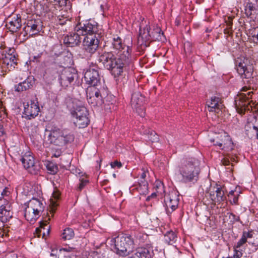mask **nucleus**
Segmentation results:
<instances>
[{
    "mask_svg": "<svg viewBox=\"0 0 258 258\" xmlns=\"http://www.w3.org/2000/svg\"><path fill=\"white\" fill-rule=\"evenodd\" d=\"M123 55H118L117 58L111 52L99 53L98 60L103 67L111 71L115 77L118 76L123 72V68L130 62L128 52H123Z\"/></svg>",
    "mask_w": 258,
    "mask_h": 258,
    "instance_id": "obj_1",
    "label": "nucleus"
},
{
    "mask_svg": "<svg viewBox=\"0 0 258 258\" xmlns=\"http://www.w3.org/2000/svg\"><path fill=\"white\" fill-rule=\"evenodd\" d=\"M67 105L72 121L79 128H84L89 123L88 111L82 102L77 99H70Z\"/></svg>",
    "mask_w": 258,
    "mask_h": 258,
    "instance_id": "obj_2",
    "label": "nucleus"
},
{
    "mask_svg": "<svg viewBox=\"0 0 258 258\" xmlns=\"http://www.w3.org/2000/svg\"><path fill=\"white\" fill-rule=\"evenodd\" d=\"M200 172V161L189 159L179 167L177 178L182 183L194 182L198 180Z\"/></svg>",
    "mask_w": 258,
    "mask_h": 258,
    "instance_id": "obj_3",
    "label": "nucleus"
},
{
    "mask_svg": "<svg viewBox=\"0 0 258 258\" xmlns=\"http://www.w3.org/2000/svg\"><path fill=\"white\" fill-rule=\"evenodd\" d=\"M165 40V36L159 27L153 26L152 28L150 25L144 26L143 24L140 26L138 44L141 47H148L152 41H164Z\"/></svg>",
    "mask_w": 258,
    "mask_h": 258,
    "instance_id": "obj_4",
    "label": "nucleus"
},
{
    "mask_svg": "<svg viewBox=\"0 0 258 258\" xmlns=\"http://www.w3.org/2000/svg\"><path fill=\"white\" fill-rule=\"evenodd\" d=\"M165 40V36L159 27L153 26L152 28L150 25L144 26L143 24L140 26L138 44L141 47H148L152 41H164Z\"/></svg>",
    "mask_w": 258,
    "mask_h": 258,
    "instance_id": "obj_5",
    "label": "nucleus"
},
{
    "mask_svg": "<svg viewBox=\"0 0 258 258\" xmlns=\"http://www.w3.org/2000/svg\"><path fill=\"white\" fill-rule=\"evenodd\" d=\"M110 244L114 248V252L120 256H126L133 250L134 241L130 236L119 235L111 238Z\"/></svg>",
    "mask_w": 258,
    "mask_h": 258,
    "instance_id": "obj_6",
    "label": "nucleus"
},
{
    "mask_svg": "<svg viewBox=\"0 0 258 258\" xmlns=\"http://www.w3.org/2000/svg\"><path fill=\"white\" fill-rule=\"evenodd\" d=\"M241 92L235 99V106L237 112L244 114L246 111L252 110L255 103L252 100L253 91L245 86L242 88Z\"/></svg>",
    "mask_w": 258,
    "mask_h": 258,
    "instance_id": "obj_7",
    "label": "nucleus"
},
{
    "mask_svg": "<svg viewBox=\"0 0 258 258\" xmlns=\"http://www.w3.org/2000/svg\"><path fill=\"white\" fill-rule=\"evenodd\" d=\"M213 137H210L209 140L213 145L226 152L231 151L233 149V143L229 136L225 132L215 133Z\"/></svg>",
    "mask_w": 258,
    "mask_h": 258,
    "instance_id": "obj_8",
    "label": "nucleus"
},
{
    "mask_svg": "<svg viewBox=\"0 0 258 258\" xmlns=\"http://www.w3.org/2000/svg\"><path fill=\"white\" fill-rule=\"evenodd\" d=\"M248 59L244 58H238L236 60V67L238 73L240 75L241 78L246 80H243L244 83L251 84L253 82L252 75V69L250 66H247Z\"/></svg>",
    "mask_w": 258,
    "mask_h": 258,
    "instance_id": "obj_9",
    "label": "nucleus"
},
{
    "mask_svg": "<svg viewBox=\"0 0 258 258\" xmlns=\"http://www.w3.org/2000/svg\"><path fill=\"white\" fill-rule=\"evenodd\" d=\"M144 97L140 92L136 91L133 93L131 98V104L134 111L141 117L145 115V111L143 106Z\"/></svg>",
    "mask_w": 258,
    "mask_h": 258,
    "instance_id": "obj_10",
    "label": "nucleus"
},
{
    "mask_svg": "<svg viewBox=\"0 0 258 258\" xmlns=\"http://www.w3.org/2000/svg\"><path fill=\"white\" fill-rule=\"evenodd\" d=\"M16 58L14 55L12 53H8L7 55H2V57L0 58V66L2 68V73L1 75L4 76V72L7 71H10L13 70L17 63Z\"/></svg>",
    "mask_w": 258,
    "mask_h": 258,
    "instance_id": "obj_11",
    "label": "nucleus"
},
{
    "mask_svg": "<svg viewBox=\"0 0 258 258\" xmlns=\"http://www.w3.org/2000/svg\"><path fill=\"white\" fill-rule=\"evenodd\" d=\"M24 113L29 119L34 118L40 111L37 98L34 97L26 104L24 103Z\"/></svg>",
    "mask_w": 258,
    "mask_h": 258,
    "instance_id": "obj_12",
    "label": "nucleus"
},
{
    "mask_svg": "<svg viewBox=\"0 0 258 258\" xmlns=\"http://www.w3.org/2000/svg\"><path fill=\"white\" fill-rule=\"evenodd\" d=\"M12 208L9 202L5 199H0V220L3 223L8 222L13 216Z\"/></svg>",
    "mask_w": 258,
    "mask_h": 258,
    "instance_id": "obj_13",
    "label": "nucleus"
},
{
    "mask_svg": "<svg viewBox=\"0 0 258 258\" xmlns=\"http://www.w3.org/2000/svg\"><path fill=\"white\" fill-rule=\"evenodd\" d=\"M85 51L92 54L95 52L99 46V40L95 35L86 36L83 41Z\"/></svg>",
    "mask_w": 258,
    "mask_h": 258,
    "instance_id": "obj_14",
    "label": "nucleus"
},
{
    "mask_svg": "<svg viewBox=\"0 0 258 258\" xmlns=\"http://www.w3.org/2000/svg\"><path fill=\"white\" fill-rule=\"evenodd\" d=\"M179 204L178 196L175 191H171L165 197L164 204L168 214L171 213L178 207Z\"/></svg>",
    "mask_w": 258,
    "mask_h": 258,
    "instance_id": "obj_15",
    "label": "nucleus"
},
{
    "mask_svg": "<svg viewBox=\"0 0 258 258\" xmlns=\"http://www.w3.org/2000/svg\"><path fill=\"white\" fill-rule=\"evenodd\" d=\"M84 81L91 86H98L100 84V77L98 71L95 68H89L84 73Z\"/></svg>",
    "mask_w": 258,
    "mask_h": 258,
    "instance_id": "obj_16",
    "label": "nucleus"
},
{
    "mask_svg": "<svg viewBox=\"0 0 258 258\" xmlns=\"http://www.w3.org/2000/svg\"><path fill=\"white\" fill-rule=\"evenodd\" d=\"M111 45L112 48L119 53L118 55H123V52L127 50L129 57H130L132 48L130 46L126 44L120 37L114 36L112 40Z\"/></svg>",
    "mask_w": 258,
    "mask_h": 258,
    "instance_id": "obj_17",
    "label": "nucleus"
},
{
    "mask_svg": "<svg viewBox=\"0 0 258 258\" xmlns=\"http://www.w3.org/2000/svg\"><path fill=\"white\" fill-rule=\"evenodd\" d=\"M208 193L211 201L215 203H220L226 199L222 187L217 184L210 186Z\"/></svg>",
    "mask_w": 258,
    "mask_h": 258,
    "instance_id": "obj_18",
    "label": "nucleus"
},
{
    "mask_svg": "<svg viewBox=\"0 0 258 258\" xmlns=\"http://www.w3.org/2000/svg\"><path fill=\"white\" fill-rule=\"evenodd\" d=\"M21 162L25 168L31 174H36L39 167L35 164L34 157L31 155H25L21 158Z\"/></svg>",
    "mask_w": 258,
    "mask_h": 258,
    "instance_id": "obj_19",
    "label": "nucleus"
},
{
    "mask_svg": "<svg viewBox=\"0 0 258 258\" xmlns=\"http://www.w3.org/2000/svg\"><path fill=\"white\" fill-rule=\"evenodd\" d=\"M42 28V22L40 19L29 20L27 26L24 28L25 31H29L31 35L37 34Z\"/></svg>",
    "mask_w": 258,
    "mask_h": 258,
    "instance_id": "obj_20",
    "label": "nucleus"
},
{
    "mask_svg": "<svg viewBox=\"0 0 258 258\" xmlns=\"http://www.w3.org/2000/svg\"><path fill=\"white\" fill-rule=\"evenodd\" d=\"M154 255L153 246L148 245L146 247L137 248L133 258H153Z\"/></svg>",
    "mask_w": 258,
    "mask_h": 258,
    "instance_id": "obj_21",
    "label": "nucleus"
},
{
    "mask_svg": "<svg viewBox=\"0 0 258 258\" xmlns=\"http://www.w3.org/2000/svg\"><path fill=\"white\" fill-rule=\"evenodd\" d=\"M223 105L219 97H212L210 100L207 102V108L210 112H214L219 115L221 112Z\"/></svg>",
    "mask_w": 258,
    "mask_h": 258,
    "instance_id": "obj_22",
    "label": "nucleus"
},
{
    "mask_svg": "<svg viewBox=\"0 0 258 258\" xmlns=\"http://www.w3.org/2000/svg\"><path fill=\"white\" fill-rule=\"evenodd\" d=\"M77 31L82 35H93V34L97 32V26L90 22H86V23L82 26L80 24L76 27Z\"/></svg>",
    "mask_w": 258,
    "mask_h": 258,
    "instance_id": "obj_23",
    "label": "nucleus"
},
{
    "mask_svg": "<svg viewBox=\"0 0 258 258\" xmlns=\"http://www.w3.org/2000/svg\"><path fill=\"white\" fill-rule=\"evenodd\" d=\"M80 35V33L77 31L76 27L75 30L69 33L67 38L66 37V44L71 47L77 45L81 42Z\"/></svg>",
    "mask_w": 258,
    "mask_h": 258,
    "instance_id": "obj_24",
    "label": "nucleus"
},
{
    "mask_svg": "<svg viewBox=\"0 0 258 258\" xmlns=\"http://www.w3.org/2000/svg\"><path fill=\"white\" fill-rule=\"evenodd\" d=\"M78 75L76 69L71 66L66 67V81H67L71 87L75 84V80H77Z\"/></svg>",
    "mask_w": 258,
    "mask_h": 258,
    "instance_id": "obj_25",
    "label": "nucleus"
},
{
    "mask_svg": "<svg viewBox=\"0 0 258 258\" xmlns=\"http://www.w3.org/2000/svg\"><path fill=\"white\" fill-rule=\"evenodd\" d=\"M7 26L10 31L16 32L22 26V21L20 17L18 15L14 16L7 24Z\"/></svg>",
    "mask_w": 258,
    "mask_h": 258,
    "instance_id": "obj_26",
    "label": "nucleus"
},
{
    "mask_svg": "<svg viewBox=\"0 0 258 258\" xmlns=\"http://www.w3.org/2000/svg\"><path fill=\"white\" fill-rule=\"evenodd\" d=\"M46 133H48V141L50 143L57 144V140H62V133L59 129L54 130L51 131H46ZM47 134H45V136Z\"/></svg>",
    "mask_w": 258,
    "mask_h": 258,
    "instance_id": "obj_27",
    "label": "nucleus"
},
{
    "mask_svg": "<svg viewBox=\"0 0 258 258\" xmlns=\"http://www.w3.org/2000/svg\"><path fill=\"white\" fill-rule=\"evenodd\" d=\"M26 207L29 208L28 212L31 210L35 211V212L40 213L43 210L42 204L38 199L33 198L25 204Z\"/></svg>",
    "mask_w": 258,
    "mask_h": 258,
    "instance_id": "obj_28",
    "label": "nucleus"
},
{
    "mask_svg": "<svg viewBox=\"0 0 258 258\" xmlns=\"http://www.w3.org/2000/svg\"><path fill=\"white\" fill-rule=\"evenodd\" d=\"M33 81L31 78H28L23 82L19 83L15 87V91L17 92H23L31 88L33 86Z\"/></svg>",
    "mask_w": 258,
    "mask_h": 258,
    "instance_id": "obj_29",
    "label": "nucleus"
},
{
    "mask_svg": "<svg viewBox=\"0 0 258 258\" xmlns=\"http://www.w3.org/2000/svg\"><path fill=\"white\" fill-rule=\"evenodd\" d=\"M50 220V218L45 220L43 221L40 222V228H37L36 231L37 233H42L43 237H45L49 233L50 227L48 224V221Z\"/></svg>",
    "mask_w": 258,
    "mask_h": 258,
    "instance_id": "obj_30",
    "label": "nucleus"
},
{
    "mask_svg": "<svg viewBox=\"0 0 258 258\" xmlns=\"http://www.w3.org/2000/svg\"><path fill=\"white\" fill-rule=\"evenodd\" d=\"M29 208L27 207H25L24 216L28 221H29L31 223H33L39 217L40 213H36L33 210H31L29 213Z\"/></svg>",
    "mask_w": 258,
    "mask_h": 258,
    "instance_id": "obj_31",
    "label": "nucleus"
},
{
    "mask_svg": "<svg viewBox=\"0 0 258 258\" xmlns=\"http://www.w3.org/2000/svg\"><path fill=\"white\" fill-rule=\"evenodd\" d=\"M87 100L89 104L93 106H100L103 103V96H99V97H95L94 96H90L87 94Z\"/></svg>",
    "mask_w": 258,
    "mask_h": 258,
    "instance_id": "obj_32",
    "label": "nucleus"
},
{
    "mask_svg": "<svg viewBox=\"0 0 258 258\" xmlns=\"http://www.w3.org/2000/svg\"><path fill=\"white\" fill-rule=\"evenodd\" d=\"M164 240L167 244L172 245L176 241L177 236L173 231H168L164 235Z\"/></svg>",
    "mask_w": 258,
    "mask_h": 258,
    "instance_id": "obj_33",
    "label": "nucleus"
},
{
    "mask_svg": "<svg viewBox=\"0 0 258 258\" xmlns=\"http://www.w3.org/2000/svg\"><path fill=\"white\" fill-rule=\"evenodd\" d=\"M96 86H91L87 89V94L90 96H94L95 97H99V96H103L102 93V90L95 87Z\"/></svg>",
    "mask_w": 258,
    "mask_h": 258,
    "instance_id": "obj_34",
    "label": "nucleus"
},
{
    "mask_svg": "<svg viewBox=\"0 0 258 258\" xmlns=\"http://www.w3.org/2000/svg\"><path fill=\"white\" fill-rule=\"evenodd\" d=\"M144 134L146 135L149 140L153 143L158 142L159 140L158 136L154 131L148 130L145 131Z\"/></svg>",
    "mask_w": 258,
    "mask_h": 258,
    "instance_id": "obj_35",
    "label": "nucleus"
},
{
    "mask_svg": "<svg viewBox=\"0 0 258 258\" xmlns=\"http://www.w3.org/2000/svg\"><path fill=\"white\" fill-rule=\"evenodd\" d=\"M139 186L138 190L141 191V194H146L148 191V183L145 179L141 178L139 181Z\"/></svg>",
    "mask_w": 258,
    "mask_h": 258,
    "instance_id": "obj_36",
    "label": "nucleus"
},
{
    "mask_svg": "<svg viewBox=\"0 0 258 258\" xmlns=\"http://www.w3.org/2000/svg\"><path fill=\"white\" fill-rule=\"evenodd\" d=\"M249 37L252 41L258 44V27L252 28L249 30Z\"/></svg>",
    "mask_w": 258,
    "mask_h": 258,
    "instance_id": "obj_37",
    "label": "nucleus"
},
{
    "mask_svg": "<svg viewBox=\"0 0 258 258\" xmlns=\"http://www.w3.org/2000/svg\"><path fill=\"white\" fill-rule=\"evenodd\" d=\"M245 11L247 16H250L253 12H255L256 8L252 3H247L245 7Z\"/></svg>",
    "mask_w": 258,
    "mask_h": 258,
    "instance_id": "obj_38",
    "label": "nucleus"
},
{
    "mask_svg": "<svg viewBox=\"0 0 258 258\" xmlns=\"http://www.w3.org/2000/svg\"><path fill=\"white\" fill-rule=\"evenodd\" d=\"M72 67L74 64L73 55L69 50H66V65Z\"/></svg>",
    "mask_w": 258,
    "mask_h": 258,
    "instance_id": "obj_39",
    "label": "nucleus"
},
{
    "mask_svg": "<svg viewBox=\"0 0 258 258\" xmlns=\"http://www.w3.org/2000/svg\"><path fill=\"white\" fill-rule=\"evenodd\" d=\"M66 11H67V9L69 10V12H68V15H67L66 14V21L69 20L71 21L73 18V14L72 11V5L70 2H68V0H66Z\"/></svg>",
    "mask_w": 258,
    "mask_h": 258,
    "instance_id": "obj_40",
    "label": "nucleus"
},
{
    "mask_svg": "<svg viewBox=\"0 0 258 258\" xmlns=\"http://www.w3.org/2000/svg\"><path fill=\"white\" fill-rule=\"evenodd\" d=\"M234 191L231 190L228 195L229 202L231 204H237L238 199V195H235Z\"/></svg>",
    "mask_w": 258,
    "mask_h": 258,
    "instance_id": "obj_41",
    "label": "nucleus"
},
{
    "mask_svg": "<svg viewBox=\"0 0 258 258\" xmlns=\"http://www.w3.org/2000/svg\"><path fill=\"white\" fill-rule=\"evenodd\" d=\"M46 166L47 170L50 174H54L56 173L57 167L53 163L49 162L46 164Z\"/></svg>",
    "mask_w": 258,
    "mask_h": 258,
    "instance_id": "obj_42",
    "label": "nucleus"
},
{
    "mask_svg": "<svg viewBox=\"0 0 258 258\" xmlns=\"http://www.w3.org/2000/svg\"><path fill=\"white\" fill-rule=\"evenodd\" d=\"M79 180L80 182L78 188L79 190H81L87 184V183L88 182V180L86 179V176L84 174H82L80 177Z\"/></svg>",
    "mask_w": 258,
    "mask_h": 258,
    "instance_id": "obj_43",
    "label": "nucleus"
},
{
    "mask_svg": "<svg viewBox=\"0 0 258 258\" xmlns=\"http://www.w3.org/2000/svg\"><path fill=\"white\" fill-rule=\"evenodd\" d=\"M235 158L234 157L230 156V155H228L227 157L224 158L221 160V162L222 163L223 165L227 166L230 165L231 162V164L233 166V162L235 161Z\"/></svg>",
    "mask_w": 258,
    "mask_h": 258,
    "instance_id": "obj_44",
    "label": "nucleus"
},
{
    "mask_svg": "<svg viewBox=\"0 0 258 258\" xmlns=\"http://www.w3.org/2000/svg\"><path fill=\"white\" fill-rule=\"evenodd\" d=\"M156 192L158 194L162 195L164 192V186L162 182H157L156 183Z\"/></svg>",
    "mask_w": 258,
    "mask_h": 258,
    "instance_id": "obj_45",
    "label": "nucleus"
},
{
    "mask_svg": "<svg viewBox=\"0 0 258 258\" xmlns=\"http://www.w3.org/2000/svg\"><path fill=\"white\" fill-rule=\"evenodd\" d=\"M74 232L73 229L70 228H66V240L71 239L74 236Z\"/></svg>",
    "mask_w": 258,
    "mask_h": 258,
    "instance_id": "obj_46",
    "label": "nucleus"
},
{
    "mask_svg": "<svg viewBox=\"0 0 258 258\" xmlns=\"http://www.w3.org/2000/svg\"><path fill=\"white\" fill-rule=\"evenodd\" d=\"M69 170L71 171V173H72L74 174L77 175L78 174L79 176L80 177L83 174L82 172L80 171V170L79 169L76 168L75 166H70V168Z\"/></svg>",
    "mask_w": 258,
    "mask_h": 258,
    "instance_id": "obj_47",
    "label": "nucleus"
},
{
    "mask_svg": "<svg viewBox=\"0 0 258 258\" xmlns=\"http://www.w3.org/2000/svg\"><path fill=\"white\" fill-rule=\"evenodd\" d=\"M246 241L247 240L243 236H242L240 239L237 242L234 247L240 249H241V247L243 246V244H245Z\"/></svg>",
    "mask_w": 258,
    "mask_h": 258,
    "instance_id": "obj_48",
    "label": "nucleus"
},
{
    "mask_svg": "<svg viewBox=\"0 0 258 258\" xmlns=\"http://www.w3.org/2000/svg\"><path fill=\"white\" fill-rule=\"evenodd\" d=\"M242 255V249L234 247V253L232 258H240Z\"/></svg>",
    "mask_w": 258,
    "mask_h": 258,
    "instance_id": "obj_49",
    "label": "nucleus"
},
{
    "mask_svg": "<svg viewBox=\"0 0 258 258\" xmlns=\"http://www.w3.org/2000/svg\"><path fill=\"white\" fill-rule=\"evenodd\" d=\"M64 250V248L60 249L59 250L57 249H52L51 251V253H50V256H55V258L57 257V255H59L58 253H60L61 250Z\"/></svg>",
    "mask_w": 258,
    "mask_h": 258,
    "instance_id": "obj_50",
    "label": "nucleus"
},
{
    "mask_svg": "<svg viewBox=\"0 0 258 258\" xmlns=\"http://www.w3.org/2000/svg\"><path fill=\"white\" fill-rule=\"evenodd\" d=\"M110 165H111V167L113 168H115L116 167L119 168L122 166V164L120 162L115 161L114 162H111L110 163Z\"/></svg>",
    "mask_w": 258,
    "mask_h": 258,
    "instance_id": "obj_51",
    "label": "nucleus"
},
{
    "mask_svg": "<svg viewBox=\"0 0 258 258\" xmlns=\"http://www.w3.org/2000/svg\"><path fill=\"white\" fill-rule=\"evenodd\" d=\"M8 192L6 187H4L3 186L0 188V196L4 197L7 195Z\"/></svg>",
    "mask_w": 258,
    "mask_h": 258,
    "instance_id": "obj_52",
    "label": "nucleus"
},
{
    "mask_svg": "<svg viewBox=\"0 0 258 258\" xmlns=\"http://www.w3.org/2000/svg\"><path fill=\"white\" fill-rule=\"evenodd\" d=\"M74 137L73 135H68L66 137V143H71L74 141Z\"/></svg>",
    "mask_w": 258,
    "mask_h": 258,
    "instance_id": "obj_53",
    "label": "nucleus"
},
{
    "mask_svg": "<svg viewBox=\"0 0 258 258\" xmlns=\"http://www.w3.org/2000/svg\"><path fill=\"white\" fill-rule=\"evenodd\" d=\"M242 236L247 240V239L249 238H251L252 237V234L251 232H243Z\"/></svg>",
    "mask_w": 258,
    "mask_h": 258,
    "instance_id": "obj_54",
    "label": "nucleus"
},
{
    "mask_svg": "<svg viewBox=\"0 0 258 258\" xmlns=\"http://www.w3.org/2000/svg\"><path fill=\"white\" fill-rule=\"evenodd\" d=\"M258 121L257 119H256V122L254 124V125L253 126V130L255 131L256 135V138L258 139V123L257 122Z\"/></svg>",
    "mask_w": 258,
    "mask_h": 258,
    "instance_id": "obj_55",
    "label": "nucleus"
},
{
    "mask_svg": "<svg viewBox=\"0 0 258 258\" xmlns=\"http://www.w3.org/2000/svg\"><path fill=\"white\" fill-rule=\"evenodd\" d=\"M5 134V131L4 129L3 125L0 124V137L3 136Z\"/></svg>",
    "mask_w": 258,
    "mask_h": 258,
    "instance_id": "obj_56",
    "label": "nucleus"
},
{
    "mask_svg": "<svg viewBox=\"0 0 258 258\" xmlns=\"http://www.w3.org/2000/svg\"><path fill=\"white\" fill-rule=\"evenodd\" d=\"M53 196L55 199L57 200L59 198L60 194L58 192H54L53 194Z\"/></svg>",
    "mask_w": 258,
    "mask_h": 258,
    "instance_id": "obj_57",
    "label": "nucleus"
},
{
    "mask_svg": "<svg viewBox=\"0 0 258 258\" xmlns=\"http://www.w3.org/2000/svg\"><path fill=\"white\" fill-rule=\"evenodd\" d=\"M146 177V172L144 171L142 173L141 175V178L142 179H145V178Z\"/></svg>",
    "mask_w": 258,
    "mask_h": 258,
    "instance_id": "obj_58",
    "label": "nucleus"
},
{
    "mask_svg": "<svg viewBox=\"0 0 258 258\" xmlns=\"http://www.w3.org/2000/svg\"><path fill=\"white\" fill-rule=\"evenodd\" d=\"M76 257L77 256L76 255H72V256H70L69 255H66V257H67V258H76Z\"/></svg>",
    "mask_w": 258,
    "mask_h": 258,
    "instance_id": "obj_59",
    "label": "nucleus"
},
{
    "mask_svg": "<svg viewBox=\"0 0 258 258\" xmlns=\"http://www.w3.org/2000/svg\"><path fill=\"white\" fill-rule=\"evenodd\" d=\"M150 196L151 197V198L156 197L157 196V192L152 193Z\"/></svg>",
    "mask_w": 258,
    "mask_h": 258,
    "instance_id": "obj_60",
    "label": "nucleus"
},
{
    "mask_svg": "<svg viewBox=\"0 0 258 258\" xmlns=\"http://www.w3.org/2000/svg\"><path fill=\"white\" fill-rule=\"evenodd\" d=\"M100 8L101 11H103V6L102 5H100Z\"/></svg>",
    "mask_w": 258,
    "mask_h": 258,
    "instance_id": "obj_61",
    "label": "nucleus"
},
{
    "mask_svg": "<svg viewBox=\"0 0 258 258\" xmlns=\"http://www.w3.org/2000/svg\"><path fill=\"white\" fill-rule=\"evenodd\" d=\"M62 238H64V230H63V232L62 233Z\"/></svg>",
    "mask_w": 258,
    "mask_h": 258,
    "instance_id": "obj_62",
    "label": "nucleus"
},
{
    "mask_svg": "<svg viewBox=\"0 0 258 258\" xmlns=\"http://www.w3.org/2000/svg\"><path fill=\"white\" fill-rule=\"evenodd\" d=\"M151 199V197L150 196H148L147 199H146V200L147 201H150V200Z\"/></svg>",
    "mask_w": 258,
    "mask_h": 258,
    "instance_id": "obj_63",
    "label": "nucleus"
},
{
    "mask_svg": "<svg viewBox=\"0 0 258 258\" xmlns=\"http://www.w3.org/2000/svg\"><path fill=\"white\" fill-rule=\"evenodd\" d=\"M112 176L114 178H116V174L115 173H113Z\"/></svg>",
    "mask_w": 258,
    "mask_h": 258,
    "instance_id": "obj_64",
    "label": "nucleus"
}]
</instances>
